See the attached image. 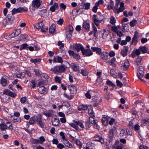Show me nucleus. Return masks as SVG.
Instances as JSON below:
<instances>
[{
	"label": "nucleus",
	"instance_id": "64",
	"mask_svg": "<svg viewBox=\"0 0 149 149\" xmlns=\"http://www.w3.org/2000/svg\"><path fill=\"white\" fill-rule=\"evenodd\" d=\"M57 22L58 24L61 25L63 22V18H60L57 21Z\"/></svg>",
	"mask_w": 149,
	"mask_h": 149
},
{
	"label": "nucleus",
	"instance_id": "51",
	"mask_svg": "<svg viewBox=\"0 0 149 149\" xmlns=\"http://www.w3.org/2000/svg\"><path fill=\"white\" fill-rule=\"evenodd\" d=\"M69 79L71 83H72L74 81V80H75V78L73 75H69Z\"/></svg>",
	"mask_w": 149,
	"mask_h": 149
},
{
	"label": "nucleus",
	"instance_id": "25",
	"mask_svg": "<svg viewBox=\"0 0 149 149\" xmlns=\"http://www.w3.org/2000/svg\"><path fill=\"white\" fill-rule=\"evenodd\" d=\"M11 119L15 122H20L22 120L21 117L15 116H12Z\"/></svg>",
	"mask_w": 149,
	"mask_h": 149
},
{
	"label": "nucleus",
	"instance_id": "54",
	"mask_svg": "<svg viewBox=\"0 0 149 149\" xmlns=\"http://www.w3.org/2000/svg\"><path fill=\"white\" fill-rule=\"evenodd\" d=\"M81 73L82 74H88V72L86 68H83L81 70Z\"/></svg>",
	"mask_w": 149,
	"mask_h": 149
},
{
	"label": "nucleus",
	"instance_id": "53",
	"mask_svg": "<svg viewBox=\"0 0 149 149\" xmlns=\"http://www.w3.org/2000/svg\"><path fill=\"white\" fill-rule=\"evenodd\" d=\"M57 148L59 149H62L64 148L65 146L61 143H59L57 145Z\"/></svg>",
	"mask_w": 149,
	"mask_h": 149
},
{
	"label": "nucleus",
	"instance_id": "49",
	"mask_svg": "<svg viewBox=\"0 0 149 149\" xmlns=\"http://www.w3.org/2000/svg\"><path fill=\"white\" fill-rule=\"evenodd\" d=\"M38 139L39 143L41 144H42L45 140V138L43 136H40L39 138V139Z\"/></svg>",
	"mask_w": 149,
	"mask_h": 149
},
{
	"label": "nucleus",
	"instance_id": "14",
	"mask_svg": "<svg viewBox=\"0 0 149 149\" xmlns=\"http://www.w3.org/2000/svg\"><path fill=\"white\" fill-rule=\"evenodd\" d=\"M130 65V63L128 60H126L124 62V64L122 65L121 68L122 70H126L128 68Z\"/></svg>",
	"mask_w": 149,
	"mask_h": 149
},
{
	"label": "nucleus",
	"instance_id": "33",
	"mask_svg": "<svg viewBox=\"0 0 149 149\" xmlns=\"http://www.w3.org/2000/svg\"><path fill=\"white\" fill-rule=\"evenodd\" d=\"M36 117L35 116H33L30 118L29 121V123L31 125H33L36 123Z\"/></svg>",
	"mask_w": 149,
	"mask_h": 149
},
{
	"label": "nucleus",
	"instance_id": "58",
	"mask_svg": "<svg viewBox=\"0 0 149 149\" xmlns=\"http://www.w3.org/2000/svg\"><path fill=\"white\" fill-rule=\"evenodd\" d=\"M96 82L97 83H100L101 84L102 82V78L100 77V75H99V77L97 78Z\"/></svg>",
	"mask_w": 149,
	"mask_h": 149
},
{
	"label": "nucleus",
	"instance_id": "30",
	"mask_svg": "<svg viewBox=\"0 0 149 149\" xmlns=\"http://www.w3.org/2000/svg\"><path fill=\"white\" fill-rule=\"evenodd\" d=\"M63 78V76L58 77L57 76H56L54 77L55 81L56 82L59 84L61 83V80Z\"/></svg>",
	"mask_w": 149,
	"mask_h": 149
},
{
	"label": "nucleus",
	"instance_id": "37",
	"mask_svg": "<svg viewBox=\"0 0 149 149\" xmlns=\"http://www.w3.org/2000/svg\"><path fill=\"white\" fill-rule=\"evenodd\" d=\"M138 34V33L137 31H136L135 32L134 35L132 39V42H134L137 41Z\"/></svg>",
	"mask_w": 149,
	"mask_h": 149
},
{
	"label": "nucleus",
	"instance_id": "1",
	"mask_svg": "<svg viewBox=\"0 0 149 149\" xmlns=\"http://www.w3.org/2000/svg\"><path fill=\"white\" fill-rule=\"evenodd\" d=\"M120 2L119 0H116L115 6H114L113 8V11L116 14H119L125 9L124 3L121 2L120 4Z\"/></svg>",
	"mask_w": 149,
	"mask_h": 149
},
{
	"label": "nucleus",
	"instance_id": "59",
	"mask_svg": "<svg viewBox=\"0 0 149 149\" xmlns=\"http://www.w3.org/2000/svg\"><path fill=\"white\" fill-rule=\"evenodd\" d=\"M119 27L118 26H113L111 27L112 30L115 32H116L117 31H118L117 29H118V27Z\"/></svg>",
	"mask_w": 149,
	"mask_h": 149
},
{
	"label": "nucleus",
	"instance_id": "57",
	"mask_svg": "<svg viewBox=\"0 0 149 149\" xmlns=\"http://www.w3.org/2000/svg\"><path fill=\"white\" fill-rule=\"evenodd\" d=\"M136 21L135 20H132L130 22V25L132 27L134 26L136 24Z\"/></svg>",
	"mask_w": 149,
	"mask_h": 149
},
{
	"label": "nucleus",
	"instance_id": "27",
	"mask_svg": "<svg viewBox=\"0 0 149 149\" xmlns=\"http://www.w3.org/2000/svg\"><path fill=\"white\" fill-rule=\"evenodd\" d=\"M88 108V107L87 105L82 104L79 105L78 107V109L79 111L87 110Z\"/></svg>",
	"mask_w": 149,
	"mask_h": 149
},
{
	"label": "nucleus",
	"instance_id": "26",
	"mask_svg": "<svg viewBox=\"0 0 149 149\" xmlns=\"http://www.w3.org/2000/svg\"><path fill=\"white\" fill-rule=\"evenodd\" d=\"M79 67V66L77 64L75 63H74L72 66V69L74 71L78 72H79L80 71Z\"/></svg>",
	"mask_w": 149,
	"mask_h": 149
},
{
	"label": "nucleus",
	"instance_id": "21",
	"mask_svg": "<svg viewBox=\"0 0 149 149\" xmlns=\"http://www.w3.org/2000/svg\"><path fill=\"white\" fill-rule=\"evenodd\" d=\"M110 33L109 30L107 29H104L103 30V33H102V38L105 39L106 38Z\"/></svg>",
	"mask_w": 149,
	"mask_h": 149
},
{
	"label": "nucleus",
	"instance_id": "39",
	"mask_svg": "<svg viewBox=\"0 0 149 149\" xmlns=\"http://www.w3.org/2000/svg\"><path fill=\"white\" fill-rule=\"evenodd\" d=\"M42 115L41 114H39L36 117V121L37 122V123L41 121H42Z\"/></svg>",
	"mask_w": 149,
	"mask_h": 149
},
{
	"label": "nucleus",
	"instance_id": "44",
	"mask_svg": "<svg viewBox=\"0 0 149 149\" xmlns=\"http://www.w3.org/2000/svg\"><path fill=\"white\" fill-rule=\"evenodd\" d=\"M141 61V56H139L135 60V62L138 65H139Z\"/></svg>",
	"mask_w": 149,
	"mask_h": 149
},
{
	"label": "nucleus",
	"instance_id": "13",
	"mask_svg": "<svg viewBox=\"0 0 149 149\" xmlns=\"http://www.w3.org/2000/svg\"><path fill=\"white\" fill-rule=\"evenodd\" d=\"M84 52L82 53L83 55L85 56H90L93 54V53L92 52L91 50L89 49H86L85 50L84 48Z\"/></svg>",
	"mask_w": 149,
	"mask_h": 149
},
{
	"label": "nucleus",
	"instance_id": "62",
	"mask_svg": "<svg viewBox=\"0 0 149 149\" xmlns=\"http://www.w3.org/2000/svg\"><path fill=\"white\" fill-rule=\"evenodd\" d=\"M64 95L65 97H66L67 99L69 100H71L73 98V95H70L69 96L66 94H64Z\"/></svg>",
	"mask_w": 149,
	"mask_h": 149
},
{
	"label": "nucleus",
	"instance_id": "50",
	"mask_svg": "<svg viewBox=\"0 0 149 149\" xmlns=\"http://www.w3.org/2000/svg\"><path fill=\"white\" fill-rule=\"evenodd\" d=\"M27 35L25 34L21 35L19 37V39L20 40H25L26 39Z\"/></svg>",
	"mask_w": 149,
	"mask_h": 149
},
{
	"label": "nucleus",
	"instance_id": "40",
	"mask_svg": "<svg viewBox=\"0 0 149 149\" xmlns=\"http://www.w3.org/2000/svg\"><path fill=\"white\" fill-rule=\"evenodd\" d=\"M7 80L6 79L2 78L1 80V82L2 85L3 86H6L7 84Z\"/></svg>",
	"mask_w": 149,
	"mask_h": 149
},
{
	"label": "nucleus",
	"instance_id": "23",
	"mask_svg": "<svg viewBox=\"0 0 149 149\" xmlns=\"http://www.w3.org/2000/svg\"><path fill=\"white\" fill-rule=\"evenodd\" d=\"M58 6L57 3H54V5L50 8V10L52 12H54L56 9H58Z\"/></svg>",
	"mask_w": 149,
	"mask_h": 149
},
{
	"label": "nucleus",
	"instance_id": "7",
	"mask_svg": "<svg viewBox=\"0 0 149 149\" xmlns=\"http://www.w3.org/2000/svg\"><path fill=\"white\" fill-rule=\"evenodd\" d=\"M14 14H13L12 13L11 14H9L7 17V19L6 21L7 22V24H11L12 23L15 19Z\"/></svg>",
	"mask_w": 149,
	"mask_h": 149
},
{
	"label": "nucleus",
	"instance_id": "56",
	"mask_svg": "<svg viewBox=\"0 0 149 149\" xmlns=\"http://www.w3.org/2000/svg\"><path fill=\"white\" fill-rule=\"evenodd\" d=\"M70 125L71 127H73L76 130H78L79 128V127L78 126H77V125L74 124V123H70Z\"/></svg>",
	"mask_w": 149,
	"mask_h": 149
},
{
	"label": "nucleus",
	"instance_id": "31",
	"mask_svg": "<svg viewBox=\"0 0 149 149\" xmlns=\"http://www.w3.org/2000/svg\"><path fill=\"white\" fill-rule=\"evenodd\" d=\"M44 26L43 21H42L40 23H38L36 25V28L40 29L43 28Z\"/></svg>",
	"mask_w": 149,
	"mask_h": 149
},
{
	"label": "nucleus",
	"instance_id": "24",
	"mask_svg": "<svg viewBox=\"0 0 149 149\" xmlns=\"http://www.w3.org/2000/svg\"><path fill=\"white\" fill-rule=\"evenodd\" d=\"M52 124L54 126H56L59 124V120L58 118H54L52 121Z\"/></svg>",
	"mask_w": 149,
	"mask_h": 149
},
{
	"label": "nucleus",
	"instance_id": "46",
	"mask_svg": "<svg viewBox=\"0 0 149 149\" xmlns=\"http://www.w3.org/2000/svg\"><path fill=\"white\" fill-rule=\"evenodd\" d=\"M98 3H95V6L93 7L92 8V11L95 13L97 12V10L98 9Z\"/></svg>",
	"mask_w": 149,
	"mask_h": 149
},
{
	"label": "nucleus",
	"instance_id": "43",
	"mask_svg": "<svg viewBox=\"0 0 149 149\" xmlns=\"http://www.w3.org/2000/svg\"><path fill=\"white\" fill-rule=\"evenodd\" d=\"M94 115H91V116H90L89 117V120L90 122L93 124H94L95 122L94 118Z\"/></svg>",
	"mask_w": 149,
	"mask_h": 149
},
{
	"label": "nucleus",
	"instance_id": "18",
	"mask_svg": "<svg viewBox=\"0 0 149 149\" xmlns=\"http://www.w3.org/2000/svg\"><path fill=\"white\" fill-rule=\"evenodd\" d=\"M83 27L87 31H89L90 29L89 23L86 21H84L82 24Z\"/></svg>",
	"mask_w": 149,
	"mask_h": 149
},
{
	"label": "nucleus",
	"instance_id": "41",
	"mask_svg": "<svg viewBox=\"0 0 149 149\" xmlns=\"http://www.w3.org/2000/svg\"><path fill=\"white\" fill-rule=\"evenodd\" d=\"M47 12V10L46 9L42 10L39 11V14L41 16H42L45 15V13Z\"/></svg>",
	"mask_w": 149,
	"mask_h": 149
},
{
	"label": "nucleus",
	"instance_id": "9",
	"mask_svg": "<svg viewBox=\"0 0 149 149\" xmlns=\"http://www.w3.org/2000/svg\"><path fill=\"white\" fill-rule=\"evenodd\" d=\"M128 49L127 46H125L123 47V48L121 50L120 54L123 57H125L127 55Z\"/></svg>",
	"mask_w": 149,
	"mask_h": 149
},
{
	"label": "nucleus",
	"instance_id": "42",
	"mask_svg": "<svg viewBox=\"0 0 149 149\" xmlns=\"http://www.w3.org/2000/svg\"><path fill=\"white\" fill-rule=\"evenodd\" d=\"M139 49L143 53H146L148 50L147 48L145 46H140L139 47Z\"/></svg>",
	"mask_w": 149,
	"mask_h": 149
},
{
	"label": "nucleus",
	"instance_id": "47",
	"mask_svg": "<svg viewBox=\"0 0 149 149\" xmlns=\"http://www.w3.org/2000/svg\"><path fill=\"white\" fill-rule=\"evenodd\" d=\"M91 4L90 3L87 2L84 4V9L86 10H88L90 8Z\"/></svg>",
	"mask_w": 149,
	"mask_h": 149
},
{
	"label": "nucleus",
	"instance_id": "4",
	"mask_svg": "<svg viewBox=\"0 0 149 149\" xmlns=\"http://www.w3.org/2000/svg\"><path fill=\"white\" fill-rule=\"evenodd\" d=\"M27 9L25 8L24 7H19L17 8H14L12 11V13L13 14H15L17 13H20L23 12H26Z\"/></svg>",
	"mask_w": 149,
	"mask_h": 149
},
{
	"label": "nucleus",
	"instance_id": "52",
	"mask_svg": "<svg viewBox=\"0 0 149 149\" xmlns=\"http://www.w3.org/2000/svg\"><path fill=\"white\" fill-rule=\"evenodd\" d=\"M107 84L109 86H113V87H115L116 85L113 83L111 81L108 80L106 82Z\"/></svg>",
	"mask_w": 149,
	"mask_h": 149
},
{
	"label": "nucleus",
	"instance_id": "5",
	"mask_svg": "<svg viewBox=\"0 0 149 149\" xmlns=\"http://www.w3.org/2000/svg\"><path fill=\"white\" fill-rule=\"evenodd\" d=\"M93 19L94 23L97 26H99L100 23H102L104 22V21L103 19L99 20L98 18L97 17V15L95 14L93 15Z\"/></svg>",
	"mask_w": 149,
	"mask_h": 149
},
{
	"label": "nucleus",
	"instance_id": "29",
	"mask_svg": "<svg viewBox=\"0 0 149 149\" xmlns=\"http://www.w3.org/2000/svg\"><path fill=\"white\" fill-rule=\"evenodd\" d=\"M41 59L39 58L33 59L31 58L30 61L35 64H39L40 62Z\"/></svg>",
	"mask_w": 149,
	"mask_h": 149
},
{
	"label": "nucleus",
	"instance_id": "36",
	"mask_svg": "<svg viewBox=\"0 0 149 149\" xmlns=\"http://www.w3.org/2000/svg\"><path fill=\"white\" fill-rule=\"evenodd\" d=\"M28 45L27 43H24L21 45L20 46V50L22 49H28Z\"/></svg>",
	"mask_w": 149,
	"mask_h": 149
},
{
	"label": "nucleus",
	"instance_id": "38",
	"mask_svg": "<svg viewBox=\"0 0 149 149\" xmlns=\"http://www.w3.org/2000/svg\"><path fill=\"white\" fill-rule=\"evenodd\" d=\"M113 129H110L109 132L108 136L110 139L113 138Z\"/></svg>",
	"mask_w": 149,
	"mask_h": 149
},
{
	"label": "nucleus",
	"instance_id": "12",
	"mask_svg": "<svg viewBox=\"0 0 149 149\" xmlns=\"http://www.w3.org/2000/svg\"><path fill=\"white\" fill-rule=\"evenodd\" d=\"M68 88L70 91L71 93L74 95L77 93V90L75 86L72 85H70L68 86Z\"/></svg>",
	"mask_w": 149,
	"mask_h": 149
},
{
	"label": "nucleus",
	"instance_id": "19",
	"mask_svg": "<svg viewBox=\"0 0 149 149\" xmlns=\"http://www.w3.org/2000/svg\"><path fill=\"white\" fill-rule=\"evenodd\" d=\"M43 114L47 117H50L53 115V110H49L46 111H44L43 112Z\"/></svg>",
	"mask_w": 149,
	"mask_h": 149
},
{
	"label": "nucleus",
	"instance_id": "10",
	"mask_svg": "<svg viewBox=\"0 0 149 149\" xmlns=\"http://www.w3.org/2000/svg\"><path fill=\"white\" fill-rule=\"evenodd\" d=\"M73 47L76 49L77 52L81 50L82 52H84V47L82 45L80 44H76L73 45Z\"/></svg>",
	"mask_w": 149,
	"mask_h": 149
},
{
	"label": "nucleus",
	"instance_id": "28",
	"mask_svg": "<svg viewBox=\"0 0 149 149\" xmlns=\"http://www.w3.org/2000/svg\"><path fill=\"white\" fill-rule=\"evenodd\" d=\"M73 122L77 125H79L81 128L82 129H84V126L83 124L80 121H76L75 120H73Z\"/></svg>",
	"mask_w": 149,
	"mask_h": 149
},
{
	"label": "nucleus",
	"instance_id": "3",
	"mask_svg": "<svg viewBox=\"0 0 149 149\" xmlns=\"http://www.w3.org/2000/svg\"><path fill=\"white\" fill-rule=\"evenodd\" d=\"M64 66V65H56L53 68H51V70L55 74L61 73L65 71V70Z\"/></svg>",
	"mask_w": 149,
	"mask_h": 149
},
{
	"label": "nucleus",
	"instance_id": "11",
	"mask_svg": "<svg viewBox=\"0 0 149 149\" xmlns=\"http://www.w3.org/2000/svg\"><path fill=\"white\" fill-rule=\"evenodd\" d=\"M40 0H33L32 1L31 6L35 8H38L40 6Z\"/></svg>",
	"mask_w": 149,
	"mask_h": 149
},
{
	"label": "nucleus",
	"instance_id": "34",
	"mask_svg": "<svg viewBox=\"0 0 149 149\" xmlns=\"http://www.w3.org/2000/svg\"><path fill=\"white\" fill-rule=\"evenodd\" d=\"M46 89L43 86L40 87L38 89V91L40 93H45Z\"/></svg>",
	"mask_w": 149,
	"mask_h": 149
},
{
	"label": "nucleus",
	"instance_id": "15",
	"mask_svg": "<svg viewBox=\"0 0 149 149\" xmlns=\"http://www.w3.org/2000/svg\"><path fill=\"white\" fill-rule=\"evenodd\" d=\"M141 53V51L139 49H136L135 50H134L131 54L132 56L134 58L136 56L139 55Z\"/></svg>",
	"mask_w": 149,
	"mask_h": 149
},
{
	"label": "nucleus",
	"instance_id": "55",
	"mask_svg": "<svg viewBox=\"0 0 149 149\" xmlns=\"http://www.w3.org/2000/svg\"><path fill=\"white\" fill-rule=\"evenodd\" d=\"M72 32H73L70 31H66V35L67 37L68 38H71L72 36Z\"/></svg>",
	"mask_w": 149,
	"mask_h": 149
},
{
	"label": "nucleus",
	"instance_id": "32",
	"mask_svg": "<svg viewBox=\"0 0 149 149\" xmlns=\"http://www.w3.org/2000/svg\"><path fill=\"white\" fill-rule=\"evenodd\" d=\"M55 29V25L54 24H52L49 28V32L51 33H53L54 32Z\"/></svg>",
	"mask_w": 149,
	"mask_h": 149
},
{
	"label": "nucleus",
	"instance_id": "17",
	"mask_svg": "<svg viewBox=\"0 0 149 149\" xmlns=\"http://www.w3.org/2000/svg\"><path fill=\"white\" fill-rule=\"evenodd\" d=\"M93 140L95 141L100 142L102 144L104 143V139L102 138V136L99 135H95L93 138Z\"/></svg>",
	"mask_w": 149,
	"mask_h": 149
},
{
	"label": "nucleus",
	"instance_id": "8",
	"mask_svg": "<svg viewBox=\"0 0 149 149\" xmlns=\"http://www.w3.org/2000/svg\"><path fill=\"white\" fill-rule=\"evenodd\" d=\"M21 32V29H16L9 36V38L10 39H11L16 37Z\"/></svg>",
	"mask_w": 149,
	"mask_h": 149
},
{
	"label": "nucleus",
	"instance_id": "45",
	"mask_svg": "<svg viewBox=\"0 0 149 149\" xmlns=\"http://www.w3.org/2000/svg\"><path fill=\"white\" fill-rule=\"evenodd\" d=\"M116 20L115 18L113 16H111L110 19V23L112 24H114L116 23Z\"/></svg>",
	"mask_w": 149,
	"mask_h": 149
},
{
	"label": "nucleus",
	"instance_id": "60",
	"mask_svg": "<svg viewBox=\"0 0 149 149\" xmlns=\"http://www.w3.org/2000/svg\"><path fill=\"white\" fill-rule=\"evenodd\" d=\"M59 134L61 137L62 140L66 138L65 137V133L63 132H61L59 133Z\"/></svg>",
	"mask_w": 149,
	"mask_h": 149
},
{
	"label": "nucleus",
	"instance_id": "2",
	"mask_svg": "<svg viewBox=\"0 0 149 149\" xmlns=\"http://www.w3.org/2000/svg\"><path fill=\"white\" fill-rule=\"evenodd\" d=\"M1 123H0V129L1 130H3L6 129L12 130L13 127L12 123L9 121L4 119H1Z\"/></svg>",
	"mask_w": 149,
	"mask_h": 149
},
{
	"label": "nucleus",
	"instance_id": "22",
	"mask_svg": "<svg viewBox=\"0 0 149 149\" xmlns=\"http://www.w3.org/2000/svg\"><path fill=\"white\" fill-rule=\"evenodd\" d=\"M109 118L108 116H103L102 119V121L103 125H107Z\"/></svg>",
	"mask_w": 149,
	"mask_h": 149
},
{
	"label": "nucleus",
	"instance_id": "35",
	"mask_svg": "<svg viewBox=\"0 0 149 149\" xmlns=\"http://www.w3.org/2000/svg\"><path fill=\"white\" fill-rule=\"evenodd\" d=\"M127 132V130L126 129H124L122 130L120 133V135L121 136H125Z\"/></svg>",
	"mask_w": 149,
	"mask_h": 149
},
{
	"label": "nucleus",
	"instance_id": "20",
	"mask_svg": "<svg viewBox=\"0 0 149 149\" xmlns=\"http://www.w3.org/2000/svg\"><path fill=\"white\" fill-rule=\"evenodd\" d=\"M91 49L93 52H96L97 54L100 55L102 53L101 49L97 47H91Z\"/></svg>",
	"mask_w": 149,
	"mask_h": 149
},
{
	"label": "nucleus",
	"instance_id": "61",
	"mask_svg": "<svg viewBox=\"0 0 149 149\" xmlns=\"http://www.w3.org/2000/svg\"><path fill=\"white\" fill-rule=\"evenodd\" d=\"M58 45L60 47V48H62L64 47V44L61 41H59L58 42Z\"/></svg>",
	"mask_w": 149,
	"mask_h": 149
},
{
	"label": "nucleus",
	"instance_id": "48",
	"mask_svg": "<svg viewBox=\"0 0 149 149\" xmlns=\"http://www.w3.org/2000/svg\"><path fill=\"white\" fill-rule=\"evenodd\" d=\"M37 124L40 127L42 128H45V125L44 123L42 122V121L38 123Z\"/></svg>",
	"mask_w": 149,
	"mask_h": 149
},
{
	"label": "nucleus",
	"instance_id": "63",
	"mask_svg": "<svg viewBox=\"0 0 149 149\" xmlns=\"http://www.w3.org/2000/svg\"><path fill=\"white\" fill-rule=\"evenodd\" d=\"M52 142L53 144L57 145L59 141L57 139L54 138L52 140Z\"/></svg>",
	"mask_w": 149,
	"mask_h": 149
},
{
	"label": "nucleus",
	"instance_id": "16",
	"mask_svg": "<svg viewBox=\"0 0 149 149\" xmlns=\"http://www.w3.org/2000/svg\"><path fill=\"white\" fill-rule=\"evenodd\" d=\"M62 142L66 147L69 148H71L72 147V144L69 141L67 138L62 140Z\"/></svg>",
	"mask_w": 149,
	"mask_h": 149
},
{
	"label": "nucleus",
	"instance_id": "6",
	"mask_svg": "<svg viewBox=\"0 0 149 149\" xmlns=\"http://www.w3.org/2000/svg\"><path fill=\"white\" fill-rule=\"evenodd\" d=\"M92 30L91 31L88 33L89 35L93 34L94 37L97 38L98 37L97 31L96 27L94 23L92 24Z\"/></svg>",
	"mask_w": 149,
	"mask_h": 149
}]
</instances>
